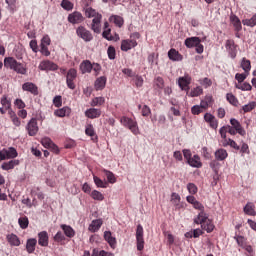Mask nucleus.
Returning <instances> with one entry per match:
<instances>
[{
  "label": "nucleus",
  "mask_w": 256,
  "mask_h": 256,
  "mask_svg": "<svg viewBox=\"0 0 256 256\" xmlns=\"http://www.w3.org/2000/svg\"><path fill=\"white\" fill-rule=\"evenodd\" d=\"M194 209L197 211H200L198 215L194 218V223L196 225H201V229L208 233H213V230L215 229V225L213 224V221L209 219V214L205 212V206L199 201H196L193 205Z\"/></svg>",
  "instance_id": "1"
},
{
  "label": "nucleus",
  "mask_w": 256,
  "mask_h": 256,
  "mask_svg": "<svg viewBox=\"0 0 256 256\" xmlns=\"http://www.w3.org/2000/svg\"><path fill=\"white\" fill-rule=\"evenodd\" d=\"M4 67L7 69H12L13 71H16V73H20L21 75H25L27 73V70L25 67H23V64L18 63L17 60L13 57H8L4 59Z\"/></svg>",
  "instance_id": "2"
},
{
  "label": "nucleus",
  "mask_w": 256,
  "mask_h": 256,
  "mask_svg": "<svg viewBox=\"0 0 256 256\" xmlns=\"http://www.w3.org/2000/svg\"><path fill=\"white\" fill-rule=\"evenodd\" d=\"M120 123L123 125V127H126V129H129L133 135H139L141 132L139 131V125L137 124V121L133 120L132 118H129L127 116H123L120 118Z\"/></svg>",
  "instance_id": "3"
},
{
  "label": "nucleus",
  "mask_w": 256,
  "mask_h": 256,
  "mask_svg": "<svg viewBox=\"0 0 256 256\" xmlns=\"http://www.w3.org/2000/svg\"><path fill=\"white\" fill-rule=\"evenodd\" d=\"M76 79H77V69L70 68L66 74V85L68 89L74 90L77 87V85H75Z\"/></svg>",
  "instance_id": "4"
},
{
  "label": "nucleus",
  "mask_w": 256,
  "mask_h": 256,
  "mask_svg": "<svg viewBox=\"0 0 256 256\" xmlns=\"http://www.w3.org/2000/svg\"><path fill=\"white\" fill-rule=\"evenodd\" d=\"M225 49L231 59H235L237 57V49H239V45L235 44V40L228 39L225 42Z\"/></svg>",
  "instance_id": "5"
},
{
  "label": "nucleus",
  "mask_w": 256,
  "mask_h": 256,
  "mask_svg": "<svg viewBox=\"0 0 256 256\" xmlns=\"http://www.w3.org/2000/svg\"><path fill=\"white\" fill-rule=\"evenodd\" d=\"M76 35H78L80 39H83V41H85L86 43L93 41V34L84 26H79L76 29Z\"/></svg>",
  "instance_id": "6"
},
{
  "label": "nucleus",
  "mask_w": 256,
  "mask_h": 256,
  "mask_svg": "<svg viewBox=\"0 0 256 256\" xmlns=\"http://www.w3.org/2000/svg\"><path fill=\"white\" fill-rule=\"evenodd\" d=\"M38 69H40V71H57V69H59V65H57L55 62L51 61V60H44L41 61Z\"/></svg>",
  "instance_id": "7"
},
{
  "label": "nucleus",
  "mask_w": 256,
  "mask_h": 256,
  "mask_svg": "<svg viewBox=\"0 0 256 256\" xmlns=\"http://www.w3.org/2000/svg\"><path fill=\"white\" fill-rule=\"evenodd\" d=\"M85 21V17L79 11H74L68 15V23L72 25H79V23H83Z\"/></svg>",
  "instance_id": "8"
},
{
  "label": "nucleus",
  "mask_w": 256,
  "mask_h": 256,
  "mask_svg": "<svg viewBox=\"0 0 256 256\" xmlns=\"http://www.w3.org/2000/svg\"><path fill=\"white\" fill-rule=\"evenodd\" d=\"M136 241H137V250L143 251L145 248V240L143 239V226L138 225L136 230Z\"/></svg>",
  "instance_id": "9"
},
{
  "label": "nucleus",
  "mask_w": 256,
  "mask_h": 256,
  "mask_svg": "<svg viewBox=\"0 0 256 256\" xmlns=\"http://www.w3.org/2000/svg\"><path fill=\"white\" fill-rule=\"evenodd\" d=\"M137 40L135 39H126V40H122L121 42V51H131V49H135V47H137Z\"/></svg>",
  "instance_id": "10"
},
{
  "label": "nucleus",
  "mask_w": 256,
  "mask_h": 256,
  "mask_svg": "<svg viewBox=\"0 0 256 256\" xmlns=\"http://www.w3.org/2000/svg\"><path fill=\"white\" fill-rule=\"evenodd\" d=\"M204 121L208 123L211 129H217L219 127V121L211 113H206L204 115Z\"/></svg>",
  "instance_id": "11"
},
{
  "label": "nucleus",
  "mask_w": 256,
  "mask_h": 256,
  "mask_svg": "<svg viewBox=\"0 0 256 256\" xmlns=\"http://www.w3.org/2000/svg\"><path fill=\"white\" fill-rule=\"evenodd\" d=\"M80 71L82 75H85V73H91V71H93V63L89 60H83L80 63Z\"/></svg>",
  "instance_id": "12"
},
{
  "label": "nucleus",
  "mask_w": 256,
  "mask_h": 256,
  "mask_svg": "<svg viewBox=\"0 0 256 256\" xmlns=\"http://www.w3.org/2000/svg\"><path fill=\"white\" fill-rule=\"evenodd\" d=\"M38 245H41V247H47L49 245V234L47 231H42L38 234Z\"/></svg>",
  "instance_id": "13"
},
{
  "label": "nucleus",
  "mask_w": 256,
  "mask_h": 256,
  "mask_svg": "<svg viewBox=\"0 0 256 256\" xmlns=\"http://www.w3.org/2000/svg\"><path fill=\"white\" fill-rule=\"evenodd\" d=\"M85 116L88 119H99L101 117V109L97 108H90L85 111Z\"/></svg>",
  "instance_id": "14"
},
{
  "label": "nucleus",
  "mask_w": 256,
  "mask_h": 256,
  "mask_svg": "<svg viewBox=\"0 0 256 256\" xmlns=\"http://www.w3.org/2000/svg\"><path fill=\"white\" fill-rule=\"evenodd\" d=\"M199 43H201L200 37H189L185 39L184 45L188 49H193V47H196V45H199Z\"/></svg>",
  "instance_id": "15"
},
{
  "label": "nucleus",
  "mask_w": 256,
  "mask_h": 256,
  "mask_svg": "<svg viewBox=\"0 0 256 256\" xmlns=\"http://www.w3.org/2000/svg\"><path fill=\"white\" fill-rule=\"evenodd\" d=\"M104 239L105 241H107L108 245H110L112 249H115V247H117V239L113 237L111 231L104 232Z\"/></svg>",
  "instance_id": "16"
},
{
  "label": "nucleus",
  "mask_w": 256,
  "mask_h": 256,
  "mask_svg": "<svg viewBox=\"0 0 256 256\" xmlns=\"http://www.w3.org/2000/svg\"><path fill=\"white\" fill-rule=\"evenodd\" d=\"M168 58L170 61H183V55H181L175 48L168 51Z\"/></svg>",
  "instance_id": "17"
},
{
  "label": "nucleus",
  "mask_w": 256,
  "mask_h": 256,
  "mask_svg": "<svg viewBox=\"0 0 256 256\" xmlns=\"http://www.w3.org/2000/svg\"><path fill=\"white\" fill-rule=\"evenodd\" d=\"M178 85L182 91H189V85H191V78L180 77L178 80Z\"/></svg>",
  "instance_id": "18"
},
{
  "label": "nucleus",
  "mask_w": 256,
  "mask_h": 256,
  "mask_svg": "<svg viewBox=\"0 0 256 256\" xmlns=\"http://www.w3.org/2000/svg\"><path fill=\"white\" fill-rule=\"evenodd\" d=\"M103 19V16H98L97 18H93L91 29L94 31V33H101V21Z\"/></svg>",
  "instance_id": "19"
},
{
  "label": "nucleus",
  "mask_w": 256,
  "mask_h": 256,
  "mask_svg": "<svg viewBox=\"0 0 256 256\" xmlns=\"http://www.w3.org/2000/svg\"><path fill=\"white\" fill-rule=\"evenodd\" d=\"M230 124L232 125V129H235L239 135H245V129H243V126H241V123L237 119L231 118Z\"/></svg>",
  "instance_id": "20"
},
{
  "label": "nucleus",
  "mask_w": 256,
  "mask_h": 256,
  "mask_svg": "<svg viewBox=\"0 0 256 256\" xmlns=\"http://www.w3.org/2000/svg\"><path fill=\"white\" fill-rule=\"evenodd\" d=\"M107 85V77L101 76L96 79L94 87L96 91H103V88Z\"/></svg>",
  "instance_id": "21"
},
{
  "label": "nucleus",
  "mask_w": 256,
  "mask_h": 256,
  "mask_svg": "<svg viewBox=\"0 0 256 256\" xmlns=\"http://www.w3.org/2000/svg\"><path fill=\"white\" fill-rule=\"evenodd\" d=\"M214 156L216 161H225V159L229 157V153H227V150L219 148L218 150L215 151Z\"/></svg>",
  "instance_id": "22"
},
{
  "label": "nucleus",
  "mask_w": 256,
  "mask_h": 256,
  "mask_svg": "<svg viewBox=\"0 0 256 256\" xmlns=\"http://www.w3.org/2000/svg\"><path fill=\"white\" fill-rule=\"evenodd\" d=\"M101 225H103V220L101 219L93 220L89 225L88 230L91 231V233H97V231L101 229Z\"/></svg>",
  "instance_id": "23"
},
{
  "label": "nucleus",
  "mask_w": 256,
  "mask_h": 256,
  "mask_svg": "<svg viewBox=\"0 0 256 256\" xmlns=\"http://www.w3.org/2000/svg\"><path fill=\"white\" fill-rule=\"evenodd\" d=\"M230 23H232L235 31H237V33H239V31H241V29H243V26L241 25V20L239 19V17H237V15H231L230 16Z\"/></svg>",
  "instance_id": "24"
},
{
  "label": "nucleus",
  "mask_w": 256,
  "mask_h": 256,
  "mask_svg": "<svg viewBox=\"0 0 256 256\" xmlns=\"http://www.w3.org/2000/svg\"><path fill=\"white\" fill-rule=\"evenodd\" d=\"M187 163L190 165V167H195L196 169L203 167V163H201V158L199 155H194Z\"/></svg>",
  "instance_id": "25"
},
{
  "label": "nucleus",
  "mask_w": 256,
  "mask_h": 256,
  "mask_svg": "<svg viewBox=\"0 0 256 256\" xmlns=\"http://www.w3.org/2000/svg\"><path fill=\"white\" fill-rule=\"evenodd\" d=\"M56 117H69L71 115V108L65 106L63 108L57 109L54 112Z\"/></svg>",
  "instance_id": "26"
},
{
  "label": "nucleus",
  "mask_w": 256,
  "mask_h": 256,
  "mask_svg": "<svg viewBox=\"0 0 256 256\" xmlns=\"http://www.w3.org/2000/svg\"><path fill=\"white\" fill-rule=\"evenodd\" d=\"M200 105L204 111H207L211 105H213V96L206 95L203 100H201Z\"/></svg>",
  "instance_id": "27"
},
{
  "label": "nucleus",
  "mask_w": 256,
  "mask_h": 256,
  "mask_svg": "<svg viewBox=\"0 0 256 256\" xmlns=\"http://www.w3.org/2000/svg\"><path fill=\"white\" fill-rule=\"evenodd\" d=\"M17 165H19V160H10L8 162L2 163L1 169H3V171H9L11 169H15Z\"/></svg>",
  "instance_id": "28"
},
{
  "label": "nucleus",
  "mask_w": 256,
  "mask_h": 256,
  "mask_svg": "<svg viewBox=\"0 0 256 256\" xmlns=\"http://www.w3.org/2000/svg\"><path fill=\"white\" fill-rule=\"evenodd\" d=\"M103 17V15H101V13L97 12V10L88 7L85 9V17H87L88 19H97V17Z\"/></svg>",
  "instance_id": "29"
},
{
  "label": "nucleus",
  "mask_w": 256,
  "mask_h": 256,
  "mask_svg": "<svg viewBox=\"0 0 256 256\" xmlns=\"http://www.w3.org/2000/svg\"><path fill=\"white\" fill-rule=\"evenodd\" d=\"M85 133L88 137L92 138V141H97V134L95 133V128L93 127V124L86 125Z\"/></svg>",
  "instance_id": "30"
},
{
  "label": "nucleus",
  "mask_w": 256,
  "mask_h": 256,
  "mask_svg": "<svg viewBox=\"0 0 256 256\" xmlns=\"http://www.w3.org/2000/svg\"><path fill=\"white\" fill-rule=\"evenodd\" d=\"M4 154L6 155V159H15L19 153H17V149L13 147L4 148Z\"/></svg>",
  "instance_id": "31"
},
{
  "label": "nucleus",
  "mask_w": 256,
  "mask_h": 256,
  "mask_svg": "<svg viewBox=\"0 0 256 256\" xmlns=\"http://www.w3.org/2000/svg\"><path fill=\"white\" fill-rule=\"evenodd\" d=\"M171 203L176 207V209H181V196L175 192L171 194Z\"/></svg>",
  "instance_id": "32"
},
{
  "label": "nucleus",
  "mask_w": 256,
  "mask_h": 256,
  "mask_svg": "<svg viewBox=\"0 0 256 256\" xmlns=\"http://www.w3.org/2000/svg\"><path fill=\"white\" fill-rule=\"evenodd\" d=\"M61 229L62 231H64V235H66V237H69L70 239L75 237V230H73L71 226L67 224H62Z\"/></svg>",
  "instance_id": "33"
},
{
  "label": "nucleus",
  "mask_w": 256,
  "mask_h": 256,
  "mask_svg": "<svg viewBox=\"0 0 256 256\" xmlns=\"http://www.w3.org/2000/svg\"><path fill=\"white\" fill-rule=\"evenodd\" d=\"M244 213L246 215L255 217V215H256L255 204H253L252 202H248L244 207Z\"/></svg>",
  "instance_id": "34"
},
{
  "label": "nucleus",
  "mask_w": 256,
  "mask_h": 256,
  "mask_svg": "<svg viewBox=\"0 0 256 256\" xmlns=\"http://www.w3.org/2000/svg\"><path fill=\"white\" fill-rule=\"evenodd\" d=\"M7 241L10 245L14 247H19L21 245V241L19 240V237L15 234L7 235Z\"/></svg>",
  "instance_id": "35"
},
{
  "label": "nucleus",
  "mask_w": 256,
  "mask_h": 256,
  "mask_svg": "<svg viewBox=\"0 0 256 256\" xmlns=\"http://www.w3.org/2000/svg\"><path fill=\"white\" fill-rule=\"evenodd\" d=\"M240 67L247 75H249V71H251V60H248L247 58H242Z\"/></svg>",
  "instance_id": "36"
},
{
  "label": "nucleus",
  "mask_w": 256,
  "mask_h": 256,
  "mask_svg": "<svg viewBox=\"0 0 256 256\" xmlns=\"http://www.w3.org/2000/svg\"><path fill=\"white\" fill-rule=\"evenodd\" d=\"M91 107H101V105H105V97H95L92 99L90 103Z\"/></svg>",
  "instance_id": "37"
},
{
  "label": "nucleus",
  "mask_w": 256,
  "mask_h": 256,
  "mask_svg": "<svg viewBox=\"0 0 256 256\" xmlns=\"http://www.w3.org/2000/svg\"><path fill=\"white\" fill-rule=\"evenodd\" d=\"M110 21L111 23H114L116 27H123L124 20L121 16L112 15Z\"/></svg>",
  "instance_id": "38"
},
{
  "label": "nucleus",
  "mask_w": 256,
  "mask_h": 256,
  "mask_svg": "<svg viewBox=\"0 0 256 256\" xmlns=\"http://www.w3.org/2000/svg\"><path fill=\"white\" fill-rule=\"evenodd\" d=\"M242 24L246 27H256V14H254L250 19H243Z\"/></svg>",
  "instance_id": "39"
},
{
  "label": "nucleus",
  "mask_w": 256,
  "mask_h": 256,
  "mask_svg": "<svg viewBox=\"0 0 256 256\" xmlns=\"http://www.w3.org/2000/svg\"><path fill=\"white\" fill-rule=\"evenodd\" d=\"M0 103L6 111H11V100L7 99V96H2Z\"/></svg>",
  "instance_id": "40"
},
{
  "label": "nucleus",
  "mask_w": 256,
  "mask_h": 256,
  "mask_svg": "<svg viewBox=\"0 0 256 256\" xmlns=\"http://www.w3.org/2000/svg\"><path fill=\"white\" fill-rule=\"evenodd\" d=\"M60 5L65 11H73V7H75V5L69 0H62Z\"/></svg>",
  "instance_id": "41"
},
{
  "label": "nucleus",
  "mask_w": 256,
  "mask_h": 256,
  "mask_svg": "<svg viewBox=\"0 0 256 256\" xmlns=\"http://www.w3.org/2000/svg\"><path fill=\"white\" fill-rule=\"evenodd\" d=\"M103 173L107 177L108 183H111V184L117 183V178H115V174H113V172L109 170H103Z\"/></svg>",
  "instance_id": "42"
},
{
  "label": "nucleus",
  "mask_w": 256,
  "mask_h": 256,
  "mask_svg": "<svg viewBox=\"0 0 256 256\" xmlns=\"http://www.w3.org/2000/svg\"><path fill=\"white\" fill-rule=\"evenodd\" d=\"M90 197H92L94 201H103L105 199V196H103V194L97 190H93Z\"/></svg>",
  "instance_id": "43"
},
{
  "label": "nucleus",
  "mask_w": 256,
  "mask_h": 256,
  "mask_svg": "<svg viewBox=\"0 0 256 256\" xmlns=\"http://www.w3.org/2000/svg\"><path fill=\"white\" fill-rule=\"evenodd\" d=\"M93 179L97 187H101L102 189H107V185H108L107 181H103L101 180V178L97 176H94Z\"/></svg>",
  "instance_id": "44"
},
{
  "label": "nucleus",
  "mask_w": 256,
  "mask_h": 256,
  "mask_svg": "<svg viewBox=\"0 0 256 256\" xmlns=\"http://www.w3.org/2000/svg\"><path fill=\"white\" fill-rule=\"evenodd\" d=\"M205 110L203 109V107L201 105H194L191 108V113L192 115H201V113H203Z\"/></svg>",
  "instance_id": "45"
},
{
  "label": "nucleus",
  "mask_w": 256,
  "mask_h": 256,
  "mask_svg": "<svg viewBox=\"0 0 256 256\" xmlns=\"http://www.w3.org/2000/svg\"><path fill=\"white\" fill-rule=\"evenodd\" d=\"M236 89H240L241 91H251L253 89V86L249 82H244L242 85L236 84Z\"/></svg>",
  "instance_id": "46"
},
{
  "label": "nucleus",
  "mask_w": 256,
  "mask_h": 256,
  "mask_svg": "<svg viewBox=\"0 0 256 256\" xmlns=\"http://www.w3.org/2000/svg\"><path fill=\"white\" fill-rule=\"evenodd\" d=\"M9 115L11 117V120H12L13 124L16 127H19V125H21V121H19V117H17V115H15V112H13V110H10Z\"/></svg>",
  "instance_id": "47"
},
{
  "label": "nucleus",
  "mask_w": 256,
  "mask_h": 256,
  "mask_svg": "<svg viewBox=\"0 0 256 256\" xmlns=\"http://www.w3.org/2000/svg\"><path fill=\"white\" fill-rule=\"evenodd\" d=\"M226 99L227 101L231 104V105H234V106H237V103H239V100H237V97H235V95L231 94V93H228L226 95Z\"/></svg>",
  "instance_id": "48"
},
{
  "label": "nucleus",
  "mask_w": 256,
  "mask_h": 256,
  "mask_svg": "<svg viewBox=\"0 0 256 256\" xmlns=\"http://www.w3.org/2000/svg\"><path fill=\"white\" fill-rule=\"evenodd\" d=\"M154 84L157 87V89H163L165 87V80H163L162 77H156L154 80Z\"/></svg>",
  "instance_id": "49"
},
{
  "label": "nucleus",
  "mask_w": 256,
  "mask_h": 256,
  "mask_svg": "<svg viewBox=\"0 0 256 256\" xmlns=\"http://www.w3.org/2000/svg\"><path fill=\"white\" fill-rule=\"evenodd\" d=\"M21 229H27L29 227V219L27 217H21L18 220Z\"/></svg>",
  "instance_id": "50"
},
{
  "label": "nucleus",
  "mask_w": 256,
  "mask_h": 256,
  "mask_svg": "<svg viewBox=\"0 0 256 256\" xmlns=\"http://www.w3.org/2000/svg\"><path fill=\"white\" fill-rule=\"evenodd\" d=\"M187 190L190 193V195H197V185H195L194 183H188L187 184Z\"/></svg>",
  "instance_id": "51"
},
{
  "label": "nucleus",
  "mask_w": 256,
  "mask_h": 256,
  "mask_svg": "<svg viewBox=\"0 0 256 256\" xmlns=\"http://www.w3.org/2000/svg\"><path fill=\"white\" fill-rule=\"evenodd\" d=\"M203 88L201 86H197L190 92V97H199V95H202Z\"/></svg>",
  "instance_id": "52"
},
{
  "label": "nucleus",
  "mask_w": 256,
  "mask_h": 256,
  "mask_svg": "<svg viewBox=\"0 0 256 256\" xmlns=\"http://www.w3.org/2000/svg\"><path fill=\"white\" fill-rule=\"evenodd\" d=\"M255 107H256V103L250 102V103L244 105L242 107V109H243L244 113H249V112L253 111V109H255Z\"/></svg>",
  "instance_id": "53"
},
{
  "label": "nucleus",
  "mask_w": 256,
  "mask_h": 256,
  "mask_svg": "<svg viewBox=\"0 0 256 256\" xmlns=\"http://www.w3.org/2000/svg\"><path fill=\"white\" fill-rule=\"evenodd\" d=\"M107 54H108V59H115L117 52L115 51V47L113 46H109L108 50H107Z\"/></svg>",
  "instance_id": "54"
},
{
  "label": "nucleus",
  "mask_w": 256,
  "mask_h": 256,
  "mask_svg": "<svg viewBox=\"0 0 256 256\" xmlns=\"http://www.w3.org/2000/svg\"><path fill=\"white\" fill-rule=\"evenodd\" d=\"M41 143L45 149H49L53 145V141L49 137L42 138Z\"/></svg>",
  "instance_id": "55"
},
{
  "label": "nucleus",
  "mask_w": 256,
  "mask_h": 256,
  "mask_svg": "<svg viewBox=\"0 0 256 256\" xmlns=\"http://www.w3.org/2000/svg\"><path fill=\"white\" fill-rule=\"evenodd\" d=\"M219 133L222 139H227V133H229V125L221 127Z\"/></svg>",
  "instance_id": "56"
},
{
  "label": "nucleus",
  "mask_w": 256,
  "mask_h": 256,
  "mask_svg": "<svg viewBox=\"0 0 256 256\" xmlns=\"http://www.w3.org/2000/svg\"><path fill=\"white\" fill-rule=\"evenodd\" d=\"M54 241L56 243H61L62 241H65V235H63V232L58 231L54 236Z\"/></svg>",
  "instance_id": "57"
},
{
  "label": "nucleus",
  "mask_w": 256,
  "mask_h": 256,
  "mask_svg": "<svg viewBox=\"0 0 256 256\" xmlns=\"http://www.w3.org/2000/svg\"><path fill=\"white\" fill-rule=\"evenodd\" d=\"M247 73H236L235 79L238 81V83H243L245 79H247Z\"/></svg>",
  "instance_id": "58"
},
{
  "label": "nucleus",
  "mask_w": 256,
  "mask_h": 256,
  "mask_svg": "<svg viewBox=\"0 0 256 256\" xmlns=\"http://www.w3.org/2000/svg\"><path fill=\"white\" fill-rule=\"evenodd\" d=\"M40 52L44 57H49V55H51V51H49L48 46L40 45Z\"/></svg>",
  "instance_id": "59"
},
{
  "label": "nucleus",
  "mask_w": 256,
  "mask_h": 256,
  "mask_svg": "<svg viewBox=\"0 0 256 256\" xmlns=\"http://www.w3.org/2000/svg\"><path fill=\"white\" fill-rule=\"evenodd\" d=\"M92 71H94V75H95V77H97L99 75V73H101V65L99 63H93Z\"/></svg>",
  "instance_id": "60"
},
{
  "label": "nucleus",
  "mask_w": 256,
  "mask_h": 256,
  "mask_svg": "<svg viewBox=\"0 0 256 256\" xmlns=\"http://www.w3.org/2000/svg\"><path fill=\"white\" fill-rule=\"evenodd\" d=\"M54 107H61L63 105V98L61 96H55L53 99Z\"/></svg>",
  "instance_id": "61"
},
{
  "label": "nucleus",
  "mask_w": 256,
  "mask_h": 256,
  "mask_svg": "<svg viewBox=\"0 0 256 256\" xmlns=\"http://www.w3.org/2000/svg\"><path fill=\"white\" fill-rule=\"evenodd\" d=\"M102 37H104V39H107V41H112L113 35H111V29L104 30L102 33Z\"/></svg>",
  "instance_id": "62"
},
{
  "label": "nucleus",
  "mask_w": 256,
  "mask_h": 256,
  "mask_svg": "<svg viewBox=\"0 0 256 256\" xmlns=\"http://www.w3.org/2000/svg\"><path fill=\"white\" fill-rule=\"evenodd\" d=\"M23 91H29L30 93H33V83L26 82L22 85Z\"/></svg>",
  "instance_id": "63"
},
{
  "label": "nucleus",
  "mask_w": 256,
  "mask_h": 256,
  "mask_svg": "<svg viewBox=\"0 0 256 256\" xmlns=\"http://www.w3.org/2000/svg\"><path fill=\"white\" fill-rule=\"evenodd\" d=\"M151 115V108L147 105L142 107V117H149Z\"/></svg>",
  "instance_id": "64"
}]
</instances>
